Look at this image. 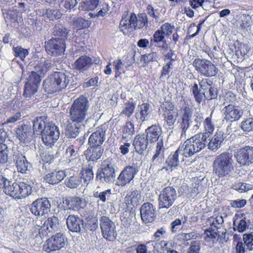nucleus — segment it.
<instances>
[{
	"label": "nucleus",
	"mask_w": 253,
	"mask_h": 253,
	"mask_svg": "<svg viewBox=\"0 0 253 253\" xmlns=\"http://www.w3.org/2000/svg\"><path fill=\"white\" fill-rule=\"evenodd\" d=\"M70 83L71 88L80 84L76 76L62 72H55L43 81L42 85L45 92L51 94L62 91Z\"/></svg>",
	"instance_id": "nucleus-1"
},
{
	"label": "nucleus",
	"mask_w": 253,
	"mask_h": 253,
	"mask_svg": "<svg viewBox=\"0 0 253 253\" xmlns=\"http://www.w3.org/2000/svg\"><path fill=\"white\" fill-rule=\"evenodd\" d=\"M213 174L219 178L229 177L235 170L232 155L223 152L216 156L212 162Z\"/></svg>",
	"instance_id": "nucleus-2"
},
{
	"label": "nucleus",
	"mask_w": 253,
	"mask_h": 253,
	"mask_svg": "<svg viewBox=\"0 0 253 253\" xmlns=\"http://www.w3.org/2000/svg\"><path fill=\"white\" fill-rule=\"evenodd\" d=\"M209 136L205 134L198 133L186 140L180 149L183 150V158H189L205 148Z\"/></svg>",
	"instance_id": "nucleus-3"
},
{
	"label": "nucleus",
	"mask_w": 253,
	"mask_h": 253,
	"mask_svg": "<svg viewBox=\"0 0 253 253\" xmlns=\"http://www.w3.org/2000/svg\"><path fill=\"white\" fill-rule=\"evenodd\" d=\"M89 106L87 98L81 95L74 101L70 108V120L73 122L82 123L87 115Z\"/></svg>",
	"instance_id": "nucleus-4"
},
{
	"label": "nucleus",
	"mask_w": 253,
	"mask_h": 253,
	"mask_svg": "<svg viewBox=\"0 0 253 253\" xmlns=\"http://www.w3.org/2000/svg\"><path fill=\"white\" fill-rule=\"evenodd\" d=\"M148 26V18L146 13H141L136 15L134 13H131L128 18L124 19L123 17L120 23V28H124L130 31H135L147 28Z\"/></svg>",
	"instance_id": "nucleus-5"
},
{
	"label": "nucleus",
	"mask_w": 253,
	"mask_h": 253,
	"mask_svg": "<svg viewBox=\"0 0 253 253\" xmlns=\"http://www.w3.org/2000/svg\"><path fill=\"white\" fill-rule=\"evenodd\" d=\"M192 65L199 74L206 77H214L218 72V68L215 65L208 59L195 58Z\"/></svg>",
	"instance_id": "nucleus-6"
},
{
	"label": "nucleus",
	"mask_w": 253,
	"mask_h": 253,
	"mask_svg": "<svg viewBox=\"0 0 253 253\" xmlns=\"http://www.w3.org/2000/svg\"><path fill=\"white\" fill-rule=\"evenodd\" d=\"M99 225L103 237L106 240L113 242L117 236V232L114 222L108 216L103 215L100 217Z\"/></svg>",
	"instance_id": "nucleus-7"
},
{
	"label": "nucleus",
	"mask_w": 253,
	"mask_h": 253,
	"mask_svg": "<svg viewBox=\"0 0 253 253\" xmlns=\"http://www.w3.org/2000/svg\"><path fill=\"white\" fill-rule=\"evenodd\" d=\"M44 48L46 53L51 56H58L64 54L66 42L59 38H51L44 42Z\"/></svg>",
	"instance_id": "nucleus-8"
},
{
	"label": "nucleus",
	"mask_w": 253,
	"mask_h": 253,
	"mask_svg": "<svg viewBox=\"0 0 253 253\" xmlns=\"http://www.w3.org/2000/svg\"><path fill=\"white\" fill-rule=\"evenodd\" d=\"M41 82V76L36 72H31L25 82L23 95L25 97H31L35 94L38 90Z\"/></svg>",
	"instance_id": "nucleus-9"
},
{
	"label": "nucleus",
	"mask_w": 253,
	"mask_h": 253,
	"mask_svg": "<svg viewBox=\"0 0 253 253\" xmlns=\"http://www.w3.org/2000/svg\"><path fill=\"white\" fill-rule=\"evenodd\" d=\"M116 178V173L113 165L108 162H104L98 169L96 179L102 182L113 183Z\"/></svg>",
	"instance_id": "nucleus-10"
},
{
	"label": "nucleus",
	"mask_w": 253,
	"mask_h": 253,
	"mask_svg": "<svg viewBox=\"0 0 253 253\" xmlns=\"http://www.w3.org/2000/svg\"><path fill=\"white\" fill-rule=\"evenodd\" d=\"M41 136L45 145L51 147L59 138L60 131L58 126L51 122L43 129Z\"/></svg>",
	"instance_id": "nucleus-11"
},
{
	"label": "nucleus",
	"mask_w": 253,
	"mask_h": 253,
	"mask_svg": "<svg viewBox=\"0 0 253 253\" xmlns=\"http://www.w3.org/2000/svg\"><path fill=\"white\" fill-rule=\"evenodd\" d=\"M67 242V239L65 235L62 233H58L46 241L43 249L48 253L55 252L63 248Z\"/></svg>",
	"instance_id": "nucleus-12"
},
{
	"label": "nucleus",
	"mask_w": 253,
	"mask_h": 253,
	"mask_svg": "<svg viewBox=\"0 0 253 253\" xmlns=\"http://www.w3.org/2000/svg\"><path fill=\"white\" fill-rule=\"evenodd\" d=\"M51 204L47 198L42 197L34 201L30 206L32 213L36 216H42L50 211Z\"/></svg>",
	"instance_id": "nucleus-13"
},
{
	"label": "nucleus",
	"mask_w": 253,
	"mask_h": 253,
	"mask_svg": "<svg viewBox=\"0 0 253 253\" xmlns=\"http://www.w3.org/2000/svg\"><path fill=\"white\" fill-rule=\"evenodd\" d=\"M193 105L191 101L183 99V105L181 107L182 112L179 120V126L182 129V133H185L189 126L190 121L193 114Z\"/></svg>",
	"instance_id": "nucleus-14"
},
{
	"label": "nucleus",
	"mask_w": 253,
	"mask_h": 253,
	"mask_svg": "<svg viewBox=\"0 0 253 253\" xmlns=\"http://www.w3.org/2000/svg\"><path fill=\"white\" fill-rule=\"evenodd\" d=\"M234 158L241 166L250 165L253 163V147L246 146L237 149Z\"/></svg>",
	"instance_id": "nucleus-15"
},
{
	"label": "nucleus",
	"mask_w": 253,
	"mask_h": 253,
	"mask_svg": "<svg viewBox=\"0 0 253 253\" xmlns=\"http://www.w3.org/2000/svg\"><path fill=\"white\" fill-rule=\"evenodd\" d=\"M224 119L229 123L238 121L243 116L244 111L238 105L229 104L223 109Z\"/></svg>",
	"instance_id": "nucleus-16"
},
{
	"label": "nucleus",
	"mask_w": 253,
	"mask_h": 253,
	"mask_svg": "<svg viewBox=\"0 0 253 253\" xmlns=\"http://www.w3.org/2000/svg\"><path fill=\"white\" fill-rule=\"evenodd\" d=\"M165 124L169 128H173L178 115L177 109L172 102L166 101L163 104Z\"/></svg>",
	"instance_id": "nucleus-17"
},
{
	"label": "nucleus",
	"mask_w": 253,
	"mask_h": 253,
	"mask_svg": "<svg viewBox=\"0 0 253 253\" xmlns=\"http://www.w3.org/2000/svg\"><path fill=\"white\" fill-rule=\"evenodd\" d=\"M176 193L171 187H167L159 195V209L169 208L173 204L176 199Z\"/></svg>",
	"instance_id": "nucleus-18"
},
{
	"label": "nucleus",
	"mask_w": 253,
	"mask_h": 253,
	"mask_svg": "<svg viewBox=\"0 0 253 253\" xmlns=\"http://www.w3.org/2000/svg\"><path fill=\"white\" fill-rule=\"evenodd\" d=\"M63 204L66 209L75 211L84 209L87 206V202L84 198L76 196H69L63 198Z\"/></svg>",
	"instance_id": "nucleus-19"
},
{
	"label": "nucleus",
	"mask_w": 253,
	"mask_h": 253,
	"mask_svg": "<svg viewBox=\"0 0 253 253\" xmlns=\"http://www.w3.org/2000/svg\"><path fill=\"white\" fill-rule=\"evenodd\" d=\"M138 171V168L135 165L126 167L120 173L116 183L118 186H125L131 181Z\"/></svg>",
	"instance_id": "nucleus-20"
},
{
	"label": "nucleus",
	"mask_w": 253,
	"mask_h": 253,
	"mask_svg": "<svg viewBox=\"0 0 253 253\" xmlns=\"http://www.w3.org/2000/svg\"><path fill=\"white\" fill-rule=\"evenodd\" d=\"M16 136L20 142L26 143L30 142L33 138L34 132L31 126L29 124L19 125L15 131Z\"/></svg>",
	"instance_id": "nucleus-21"
},
{
	"label": "nucleus",
	"mask_w": 253,
	"mask_h": 253,
	"mask_svg": "<svg viewBox=\"0 0 253 253\" xmlns=\"http://www.w3.org/2000/svg\"><path fill=\"white\" fill-rule=\"evenodd\" d=\"M174 29V25L169 23H165L161 26L160 30L159 29V42L162 43L161 45H159V47L164 51L168 50L169 48V43L167 42L165 37L169 38L172 33Z\"/></svg>",
	"instance_id": "nucleus-22"
},
{
	"label": "nucleus",
	"mask_w": 253,
	"mask_h": 253,
	"mask_svg": "<svg viewBox=\"0 0 253 253\" xmlns=\"http://www.w3.org/2000/svg\"><path fill=\"white\" fill-rule=\"evenodd\" d=\"M155 208L150 203L143 204L140 208V215L142 221L145 224L152 222L156 217Z\"/></svg>",
	"instance_id": "nucleus-23"
},
{
	"label": "nucleus",
	"mask_w": 253,
	"mask_h": 253,
	"mask_svg": "<svg viewBox=\"0 0 253 253\" xmlns=\"http://www.w3.org/2000/svg\"><path fill=\"white\" fill-rule=\"evenodd\" d=\"M212 82L208 79H202L199 82L200 89H199L198 84L195 83L192 86L191 91L196 101L198 103H201L203 100V95L205 96V93H201L200 90H206L208 88L209 86L211 85Z\"/></svg>",
	"instance_id": "nucleus-24"
},
{
	"label": "nucleus",
	"mask_w": 253,
	"mask_h": 253,
	"mask_svg": "<svg viewBox=\"0 0 253 253\" xmlns=\"http://www.w3.org/2000/svg\"><path fill=\"white\" fill-rule=\"evenodd\" d=\"M13 161L15 163L18 172L22 173H27L30 163L22 152L18 150L14 151L13 153Z\"/></svg>",
	"instance_id": "nucleus-25"
},
{
	"label": "nucleus",
	"mask_w": 253,
	"mask_h": 253,
	"mask_svg": "<svg viewBox=\"0 0 253 253\" xmlns=\"http://www.w3.org/2000/svg\"><path fill=\"white\" fill-rule=\"evenodd\" d=\"M84 219L78 215H69L66 219L67 228L72 232L82 234V226Z\"/></svg>",
	"instance_id": "nucleus-26"
},
{
	"label": "nucleus",
	"mask_w": 253,
	"mask_h": 253,
	"mask_svg": "<svg viewBox=\"0 0 253 253\" xmlns=\"http://www.w3.org/2000/svg\"><path fill=\"white\" fill-rule=\"evenodd\" d=\"M34 134L41 135L43 129L50 123L47 116H42L37 117L32 121Z\"/></svg>",
	"instance_id": "nucleus-27"
},
{
	"label": "nucleus",
	"mask_w": 253,
	"mask_h": 253,
	"mask_svg": "<svg viewBox=\"0 0 253 253\" xmlns=\"http://www.w3.org/2000/svg\"><path fill=\"white\" fill-rule=\"evenodd\" d=\"M106 130L102 127H98V129L93 132L88 139L89 146L101 147V145L105 141Z\"/></svg>",
	"instance_id": "nucleus-28"
},
{
	"label": "nucleus",
	"mask_w": 253,
	"mask_h": 253,
	"mask_svg": "<svg viewBox=\"0 0 253 253\" xmlns=\"http://www.w3.org/2000/svg\"><path fill=\"white\" fill-rule=\"evenodd\" d=\"M92 65V59L86 55L80 57L72 65L73 68L81 72L88 70Z\"/></svg>",
	"instance_id": "nucleus-29"
},
{
	"label": "nucleus",
	"mask_w": 253,
	"mask_h": 253,
	"mask_svg": "<svg viewBox=\"0 0 253 253\" xmlns=\"http://www.w3.org/2000/svg\"><path fill=\"white\" fill-rule=\"evenodd\" d=\"M66 176L65 172L62 170H54L47 173L44 180L49 184L54 185L61 182Z\"/></svg>",
	"instance_id": "nucleus-30"
},
{
	"label": "nucleus",
	"mask_w": 253,
	"mask_h": 253,
	"mask_svg": "<svg viewBox=\"0 0 253 253\" xmlns=\"http://www.w3.org/2000/svg\"><path fill=\"white\" fill-rule=\"evenodd\" d=\"M104 149L101 147L89 146L84 151V155L87 161L96 162L101 158Z\"/></svg>",
	"instance_id": "nucleus-31"
},
{
	"label": "nucleus",
	"mask_w": 253,
	"mask_h": 253,
	"mask_svg": "<svg viewBox=\"0 0 253 253\" xmlns=\"http://www.w3.org/2000/svg\"><path fill=\"white\" fill-rule=\"evenodd\" d=\"M226 233V232H222L221 235H220L219 230L210 226L204 231V239L208 242H211L215 243L219 239L221 240L222 236H225Z\"/></svg>",
	"instance_id": "nucleus-32"
},
{
	"label": "nucleus",
	"mask_w": 253,
	"mask_h": 253,
	"mask_svg": "<svg viewBox=\"0 0 253 253\" xmlns=\"http://www.w3.org/2000/svg\"><path fill=\"white\" fill-rule=\"evenodd\" d=\"M148 141L146 138L145 134L137 135L133 142L136 152L139 154H142L147 147Z\"/></svg>",
	"instance_id": "nucleus-33"
},
{
	"label": "nucleus",
	"mask_w": 253,
	"mask_h": 253,
	"mask_svg": "<svg viewBox=\"0 0 253 253\" xmlns=\"http://www.w3.org/2000/svg\"><path fill=\"white\" fill-rule=\"evenodd\" d=\"M98 228V221L96 217H87L83 220L82 234L85 232H94Z\"/></svg>",
	"instance_id": "nucleus-34"
},
{
	"label": "nucleus",
	"mask_w": 253,
	"mask_h": 253,
	"mask_svg": "<svg viewBox=\"0 0 253 253\" xmlns=\"http://www.w3.org/2000/svg\"><path fill=\"white\" fill-rule=\"evenodd\" d=\"M224 138V133L222 132H216L208 144V148L211 151H216L220 148Z\"/></svg>",
	"instance_id": "nucleus-35"
},
{
	"label": "nucleus",
	"mask_w": 253,
	"mask_h": 253,
	"mask_svg": "<svg viewBox=\"0 0 253 253\" xmlns=\"http://www.w3.org/2000/svg\"><path fill=\"white\" fill-rule=\"evenodd\" d=\"M52 34L55 38H59V39H63L66 42L68 35L70 31L63 25L60 23L55 24L52 29Z\"/></svg>",
	"instance_id": "nucleus-36"
},
{
	"label": "nucleus",
	"mask_w": 253,
	"mask_h": 253,
	"mask_svg": "<svg viewBox=\"0 0 253 253\" xmlns=\"http://www.w3.org/2000/svg\"><path fill=\"white\" fill-rule=\"evenodd\" d=\"M145 136L151 143H154L158 140V128L156 125H152L145 130Z\"/></svg>",
	"instance_id": "nucleus-37"
},
{
	"label": "nucleus",
	"mask_w": 253,
	"mask_h": 253,
	"mask_svg": "<svg viewBox=\"0 0 253 253\" xmlns=\"http://www.w3.org/2000/svg\"><path fill=\"white\" fill-rule=\"evenodd\" d=\"M179 153H180L183 156V150L180 149V146L174 152L173 154L169 155L167 160L166 163L169 167L170 168H175L179 165Z\"/></svg>",
	"instance_id": "nucleus-38"
},
{
	"label": "nucleus",
	"mask_w": 253,
	"mask_h": 253,
	"mask_svg": "<svg viewBox=\"0 0 253 253\" xmlns=\"http://www.w3.org/2000/svg\"><path fill=\"white\" fill-rule=\"evenodd\" d=\"M135 212L132 210H127L123 212L120 215V219L125 226H129L135 217Z\"/></svg>",
	"instance_id": "nucleus-39"
},
{
	"label": "nucleus",
	"mask_w": 253,
	"mask_h": 253,
	"mask_svg": "<svg viewBox=\"0 0 253 253\" xmlns=\"http://www.w3.org/2000/svg\"><path fill=\"white\" fill-rule=\"evenodd\" d=\"M18 199L26 198L28 196L32 191V188L31 185L25 182H21L18 183Z\"/></svg>",
	"instance_id": "nucleus-40"
},
{
	"label": "nucleus",
	"mask_w": 253,
	"mask_h": 253,
	"mask_svg": "<svg viewBox=\"0 0 253 253\" xmlns=\"http://www.w3.org/2000/svg\"><path fill=\"white\" fill-rule=\"evenodd\" d=\"M18 183L11 181V184H8L3 190L4 192L7 195H9L15 199H18Z\"/></svg>",
	"instance_id": "nucleus-41"
},
{
	"label": "nucleus",
	"mask_w": 253,
	"mask_h": 253,
	"mask_svg": "<svg viewBox=\"0 0 253 253\" xmlns=\"http://www.w3.org/2000/svg\"><path fill=\"white\" fill-rule=\"evenodd\" d=\"M98 0H84L81 2L80 10L89 11L94 10L98 5Z\"/></svg>",
	"instance_id": "nucleus-42"
},
{
	"label": "nucleus",
	"mask_w": 253,
	"mask_h": 253,
	"mask_svg": "<svg viewBox=\"0 0 253 253\" xmlns=\"http://www.w3.org/2000/svg\"><path fill=\"white\" fill-rule=\"evenodd\" d=\"M80 127L76 125H69L65 129V135L68 138H75L80 133Z\"/></svg>",
	"instance_id": "nucleus-43"
},
{
	"label": "nucleus",
	"mask_w": 253,
	"mask_h": 253,
	"mask_svg": "<svg viewBox=\"0 0 253 253\" xmlns=\"http://www.w3.org/2000/svg\"><path fill=\"white\" fill-rule=\"evenodd\" d=\"M139 107H140V112L135 113V117L137 120L139 119L140 121L143 122L146 120L147 116L150 113L149 111L150 105L148 103H143Z\"/></svg>",
	"instance_id": "nucleus-44"
},
{
	"label": "nucleus",
	"mask_w": 253,
	"mask_h": 253,
	"mask_svg": "<svg viewBox=\"0 0 253 253\" xmlns=\"http://www.w3.org/2000/svg\"><path fill=\"white\" fill-rule=\"evenodd\" d=\"M80 177L77 175H73L67 177L65 181V185L71 189L77 188L81 183Z\"/></svg>",
	"instance_id": "nucleus-45"
},
{
	"label": "nucleus",
	"mask_w": 253,
	"mask_h": 253,
	"mask_svg": "<svg viewBox=\"0 0 253 253\" xmlns=\"http://www.w3.org/2000/svg\"><path fill=\"white\" fill-rule=\"evenodd\" d=\"M9 154V149L7 145L3 143H0V163L5 164L7 163H10V161L8 159V155Z\"/></svg>",
	"instance_id": "nucleus-46"
},
{
	"label": "nucleus",
	"mask_w": 253,
	"mask_h": 253,
	"mask_svg": "<svg viewBox=\"0 0 253 253\" xmlns=\"http://www.w3.org/2000/svg\"><path fill=\"white\" fill-rule=\"evenodd\" d=\"M211 220L212 221L210 224V227L219 230L223 226L224 219L221 215L218 214H214L209 218V220Z\"/></svg>",
	"instance_id": "nucleus-47"
},
{
	"label": "nucleus",
	"mask_w": 253,
	"mask_h": 253,
	"mask_svg": "<svg viewBox=\"0 0 253 253\" xmlns=\"http://www.w3.org/2000/svg\"><path fill=\"white\" fill-rule=\"evenodd\" d=\"M158 42V30L156 31L154 35L153 39L150 41V46L151 48L152 52L149 53V55H152L151 56L153 57V61L156 60L157 58V43Z\"/></svg>",
	"instance_id": "nucleus-48"
},
{
	"label": "nucleus",
	"mask_w": 253,
	"mask_h": 253,
	"mask_svg": "<svg viewBox=\"0 0 253 253\" xmlns=\"http://www.w3.org/2000/svg\"><path fill=\"white\" fill-rule=\"evenodd\" d=\"M232 188L242 193L252 190L253 188V185L239 181L233 184Z\"/></svg>",
	"instance_id": "nucleus-49"
},
{
	"label": "nucleus",
	"mask_w": 253,
	"mask_h": 253,
	"mask_svg": "<svg viewBox=\"0 0 253 253\" xmlns=\"http://www.w3.org/2000/svg\"><path fill=\"white\" fill-rule=\"evenodd\" d=\"M203 126L204 127L205 132L203 134H211L214 130V125L212 122V114L210 116L206 118L203 122Z\"/></svg>",
	"instance_id": "nucleus-50"
},
{
	"label": "nucleus",
	"mask_w": 253,
	"mask_h": 253,
	"mask_svg": "<svg viewBox=\"0 0 253 253\" xmlns=\"http://www.w3.org/2000/svg\"><path fill=\"white\" fill-rule=\"evenodd\" d=\"M43 224L47 228V230L50 232L57 229L59 225V219L57 217L53 216L47 218Z\"/></svg>",
	"instance_id": "nucleus-51"
},
{
	"label": "nucleus",
	"mask_w": 253,
	"mask_h": 253,
	"mask_svg": "<svg viewBox=\"0 0 253 253\" xmlns=\"http://www.w3.org/2000/svg\"><path fill=\"white\" fill-rule=\"evenodd\" d=\"M46 15V17L50 21H54L61 18L62 13L60 10L56 8H48L45 10V13H42Z\"/></svg>",
	"instance_id": "nucleus-52"
},
{
	"label": "nucleus",
	"mask_w": 253,
	"mask_h": 253,
	"mask_svg": "<svg viewBox=\"0 0 253 253\" xmlns=\"http://www.w3.org/2000/svg\"><path fill=\"white\" fill-rule=\"evenodd\" d=\"M91 22L82 17H78L74 19L73 22V26L77 30L84 29L87 28Z\"/></svg>",
	"instance_id": "nucleus-53"
},
{
	"label": "nucleus",
	"mask_w": 253,
	"mask_h": 253,
	"mask_svg": "<svg viewBox=\"0 0 253 253\" xmlns=\"http://www.w3.org/2000/svg\"><path fill=\"white\" fill-rule=\"evenodd\" d=\"M12 50L14 55L16 57H19L22 61H24L26 57L29 55L28 49L24 48L21 46H13Z\"/></svg>",
	"instance_id": "nucleus-54"
},
{
	"label": "nucleus",
	"mask_w": 253,
	"mask_h": 253,
	"mask_svg": "<svg viewBox=\"0 0 253 253\" xmlns=\"http://www.w3.org/2000/svg\"><path fill=\"white\" fill-rule=\"evenodd\" d=\"M81 176L80 178L82 180V179H84V183L87 185L89 181L92 180L94 177V174L93 171L91 169H83V170L80 172Z\"/></svg>",
	"instance_id": "nucleus-55"
},
{
	"label": "nucleus",
	"mask_w": 253,
	"mask_h": 253,
	"mask_svg": "<svg viewBox=\"0 0 253 253\" xmlns=\"http://www.w3.org/2000/svg\"><path fill=\"white\" fill-rule=\"evenodd\" d=\"M243 241L246 247V249L249 251H253V233L244 234Z\"/></svg>",
	"instance_id": "nucleus-56"
},
{
	"label": "nucleus",
	"mask_w": 253,
	"mask_h": 253,
	"mask_svg": "<svg viewBox=\"0 0 253 253\" xmlns=\"http://www.w3.org/2000/svg\"><path fill=\"white\" fill-rule=\"evenodd\" d=\"M134 132L133 124L130 122H126L123 128L122 137L123 138H126L129 136L134 134Z\"/></svg>",
	"instance_id": "nucleus-57"
},
{
	"label": "nucleus",
	"mask_w": 253,
	"mask_h": 253,
	"mask_svg": "<svg viewBox=\"0 0 253 253\" xmlns=\"http://www.w3.org/2000/svg\"><path fill=\"white\" fill-rule=\"evenodd\" d=\"M52 65L51 61L48 60H44V63L42 66H37L36 67V70L38 72L41 77L44 76L46 73L51 68Z\"/></svg>",
	"instance_id": "nucleus-58"
},
{
	"label": "nucleus",
	"mask_w": 253,
	"mask_h": 253,
	"mask_svg": "<svg viewBox=\"0 0 253 253\" xmlns=\"http://www.w3.org/2000/svg\"><path fill=\"white\" fill-rule=\"evenodd\" d=\"M241 128L245 132L253 131V118H248L241 123Z\"/></svg>",
	"instance_id": "nucleus-59"
},
{
	"label": "nucleus",
	"mask_w": 253,
	"mask_h": 253,
	"mask_svg": "<svg viewBox=\"0 0 253 253\" xmlns=\"http://www.w3.org/2000/svg\"><path fill=\"white\" fill-rule=\"evenodd\" d=\"M111 195V190L110 189H107L103 192L94 191L93 194V196L95 198H99L103 203L106 202Z\"/></svg>",
	"instance_id": "nucleus-60"
},
{
	"label": "nucleus",
	"mask_w": 253,
	"mask_h": 253,
	"mask_svg": "<svg viewBox=\"0 0 253 253\" xmlns=\"http://www.w3.org/2000/svg\"><path fill=\"white\" fill-rule=\"evenodd\" d=\"M40 156L41 160H40V163L42 162L46 163V164H50L54 161V157L53 154H51L49 152H43L42 150L40 153Z\"/></svg>",
	"instance_id": "nucleus-61"
},
{
	"label": "nucleus",
	"mask_w": 253,
	"mask_h": 253,
	"mask_svg": "<svg viewBox=\"0 0 253 253\" xmlns=\"http://www.w3.org/2000/svg\"><path fill=\"white\" fill-rule=\"evenodd\" d=\"M177 240L179 241H185L195 239L197 237V233L196 232H192L188 233H181L177 236Z\"/></svg>",
	"instance_id": "nucleus-62"
},
{
	"label": "nucleus",
	"mask_w": 253,
	"mask_h": 253,
	"mask_svg": "<svg viewBox=\"0 0 253 253\" xmlns=\"http://www.w3.org/2000/svg\"><path fill=\"white\" fill-rule=\"evenodd\" d=\"M78 3L77 0H61L59 6L67 9H74Z\"/></svg>",
	"instance_id": "nucleus-63"
},
{
	"label": "nucleus",
	"mask_w": 253,
	"mask_h": 253,
	"mask_svg": "<svg viewBox=\"0 0 253 253\" xmlns=\"http://www.w3.org/2000/svg\"><path fill=\"white\" fill-rule=\"evenodd\" d=\"M135 104L132 101H128L126 103V107L122 113L126 115L127 117H130L133 113Z\"/></svg>",
	"instance_id": "nucleus-64"
}]
</instances>
